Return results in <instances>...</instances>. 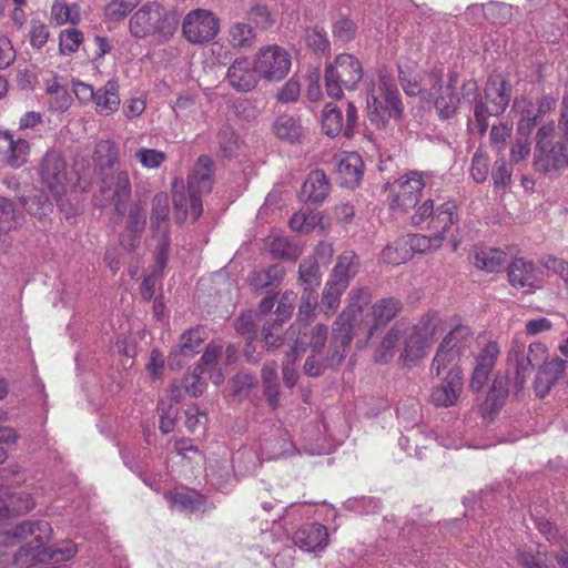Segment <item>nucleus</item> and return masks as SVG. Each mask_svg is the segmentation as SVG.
<instances>
[{"label":"nucleus","instance_id":"a18cd8bd","mask_svg":"<svg viewBox=\"0 0 568 568\" xmlns=\"http://www.w3.org/2000/svg\"><path fill=\"white\" fill-rule=\"evenodd\" d=\"M283 274L284 270L281 265H270L266 268L254 272L251 284L255 291L277 286L282 281Z\"/></svg>","mask_w":568,"mask_h":568},{"label":"nucleus","instance_id":"9b49d317","mask_svg":"<svg viewBox=\"0 0 568 568\" xmlns=\"http://www.w3.org/2000/svg\"><path fill=\"white\" fill-rule=\"evenodd\" d=\"M425 186L422 173L410 171L396 180L390 189L389 207L394 212H408L418 202Z\"/></svg>","mask_w":568,"mask_h":568},{"label":"nucleus","instance_id":"0e129e2a","mask_svg":"<svg viewBox=\"0 0 568 568\" xmlns=\"http://www.w3.org/2000/svg\"><path fill=\"white\" fill-rule=\"evenodd\" d=\"M381 258L384 263L398 265L409 260L410 255L408 253L407 245L404 246L400 243V237H398L394 243L388 244L382 251Z\"/></svg>","mask_w":568,"mask_h":568},{"label":"nucleus","instance_id":"c756f323","mask_svg":"<svg viewBox=\"0 0 568 568\" xmlns=\"http://www.w3.org/2000/svg\"><path fill=\"white\" fill-rule=\"evenodd\" d=\"M146 223V213L140 205H134L128 214V223L125 233L121 235L120 243L128 250L133 251L138 244L141 233Z\"/></svg>","mask_w":568,"mask_h":568},{"label":"nucleus","instance_id":"f03ea898","mask_svg":"<svg viewBox=\"0 0 568 568\" xmlns=\"http://www.w3.org/2000/svg\"><path fill=\"white\" fill-rule=\"evenodd\" d=\"M51 525L43 519L23 520L17 525L16 534L1 535L0 542L29 538L27 545L19 548L14 560L20 568H28L40 562H59L73 558L78 551L72 540H62L52 546H47L52 537Z\"/></svg>","mask_w":568,"mask_h":568},{"label":"nucleus","instance_id":"052dcab7","mask_svg":"<svg viewBox=\"0 0 568 568\" xmlns=\"http://www.w3.org/2000/svg\"><path fill=\"white\" fill-rule=\"evenodd\" d=\"M207 372L203 371L201 366H195L192 371L187 372L182 381L185 392L193 396H200L205 388V377Z\"/></svg>","mask_w":568,"mask_h":568},{"label":"nucleus","instance_id":"9d476101","mask_svg":"<svg viewBox=\"0 0 568 568\" xmlns=\"http://www.w3.org/2000/svg\"><path fill=\"white\" fill-rule=\"evenodd\" d=\"M443 77L444 72L442 69L435 68L429 71L427 83H430V91L426 100L434 102L435 109L442 119H452L456 114L458 105H468V102H464V98H458L455 93L457 75L450 73L445 85Z\"/></svg>","mask_w":568,"mask_h":568},{"label":"nucleus","instance_id":"de8ad7c7","mask_svg":"<svg viewBox=\"0 0 568 568\" xmlns=\"http://www.w3.org/2000/svg\"><path fill=\"white\" fill-rule=\"evenodd\" d=\"M119 150L114 142L101 140L95 144L93 161L100 169H111L118 163Z\"/></svg>","mask_w":568,"mask_h":568},{"label":"nucleus","instance_id":"6e6552de","mask_svg":"<svg viewBox=\"0 0 568 568\" xmlns=\"http://www.w3.org/2000/svg\"><path fill=\"white\" fill-rule=\"evenodd\" d=\"M363 79V67L359 60L348 53L339 54L326 67V93L333 99H341L343 90H354Z\"/></svg>","mask_w":568,"mask_h":568},{"label":"nucleus","instance_id":"c03bdc74","mask_svg":"<svg viewBox=\"0 0 568 568\" xmlns=\"http://www.w3.org/2000/svg\"><path fill=\"white\" fill-rule=\"evenodd\" d=\"M322 129L331 138L338 135L341 132L345 134L343 114L335 104L328 103L325 105L322 114Z\"/></svg>","mask_w":568,"mask_h":568},{"label":"nucleus","instance_id":"37998d69","mask_svg":"<svg viewBox=\"0 0 568 568\" xmlns=\"http://www.w3.org/2000/svg\"><path fill=\"white\" fill-rule=\"evenodd\" d=\"M274 132L282 140L295 142L302 136L303 128L293 115L282 114L274 122Z\"/></svg>","mask_w":568,"mask_h":568},{"label":"nucleus","instance_id":"393cba45","mask_svg":"<svg viewBox=\"0 0 568 568\" xmlns=\"http://www.w3.org/2000/svg\"><path fill=\"white\" fill-rule=\"evenodd\" d=\"M93 104L95 112L102 116L112 115L120 109V83L118 79L112 78L104 85L97 89Z\"/></svg>","mask_w":568,"mask_h":568},{"label":"nucleus","instance_id":"72a5a7b5","mask_svg":"<svg viewBox=\"0 0 568 568\" xmlns=\"http://www.w3.org/2000/svg\"><path fill=\"white\" fill-rule=\"evenodd\" d=\"M169 197L165 193H158L152 200L151 230L154 237L169 235Z\"/></svg>","mask_w":568,"mask_h":568},{"label":"nucleus","instance_id":"774afa93","mask_svg":"<svg viewBox=\"0 0 568 568\" xmlns=\"http://www.w3.org/2000/svg\"><path fill=\"white\" fill-rule=\"evenodd\" d=\"M547 549L545 546L538 545L535 551L523 550L518 554V561L524 568H548L546 561Z\"/></svg>","mask_w":568,"mask_h":568},{"label":"nucleus","instance_id":"7ed1b4c3","mask_svg":"<svg viewBox=\"0 0 568 568\" xmlns=\"http://www.w3.org/2000/svg\"><path fill=\"white\" fill-rule=\"evenodd\" d=\"M213 161L207 155H201L187 179V192L182 180L175 179L172 184L173 207L175 222L181 224L190 215L197 220L202 212L201 195L211 192L213 184Z\"/></svg>","mask_w":568,"mask_h":568},{"label":"nucleus","instance_id":"2f4dec72","mask_svg":"<svg viewBox=\"0 0 568 568\" xmlns=\"http://www.w3.org/2000/svg\"><path fill=\"white\" fill-rule=\"evenodd\" d=\"M329 182L325 173L321 170L312 171L301 191V196L312 203H322L329 192Z\"/></svg>","mask_w":568,"mask_h":568},{"label":"nucleus","instance_id":"4d7b16f0","mask_svg":"<svg viewBox=\"0 0 568 568\" xmlns=\"http://www.w3.org/2000/svg\"><path fill=\"white\" fill-rule=\"evenodd\" d=\"M515 10L517 11L518 8L511 4L490 1L487 3V21L493 24H506L511 20Z\"/></svg>","mask_w":568,"mask_h":568},{"label":"nucleus","instance_id":"5fc2aeb1","mask_svg":"<svg viewBox=\"0 0 568 568\" xmlns=\"http://www.w3.org/2000/svg\"><path fill=\"white\" fill-rule=\"evenodd\" d=\"M345 282L335 283L328 280L322 295V307L325 314L334 313L341 303V296L346 291Z\"/></svg>","mask_w":568,"mask_h":568},{"label":"nucleus","instance_id":"4be33fe9","mask_svg":"<svg viewBox=\"0 0 568 568\" xmlns=\"http://www.w3.org/2000/svg\"><path fill=\"white\" fill-rule=\"evenodd\" d=\"M546 347L541 343H531L526 351L523 343L514 342L508 352V364L515 367L516 378L524 382L536 366V358L531 357V353L545 352Z\"/></svg>","mask_w":568,"mask_h":568},{"label":"nucleus","instance_id":"412c9836","mask_svg":"<svg viewBox=\"0 0 568 568\" xmlns=\"http://www.w3.org/2000/svg\"><path fill=\"white\" fill-rule=\"evenodd\" d=\"M334 165L343 186L354 189L359 184L364 174V162L358 153H339L334 156Z\"/></svg>","mask_w":568,"mask_h":568},{"label":"nucleus","instance_id":"603ef678","mask_svg":"<svg viewBox=\"0 0 568 568\" xmlns=\"http://www.w3.org/2000/svg\"><path fill=\"white\" fill-rule=\"evenodd\" d=\"M51 18L57 24H77L80 22V7L75 3L69 4L62 0H57L51 7Z\"/></svg>","mask_w":568,"mask_h":568},{"label":"nucleus","instance_id":"423d86ee","mask_svg":"<svg viewBox=\"0 0 568 568\" xmlns=\"http://www.w3.org/2000/svg\"><path fill=\"white\" fill-rule=\"evenodd\" d=\"M369 122L376 128H385L390 119H398L403 113V103L396 84L385 74H379L366 99Z\"/></svg>","mask_w":568,"mask_h":568},{"label":"nucleus","instance_id":"c85d7f7f","mask_svg":"<svg viewBox=\"0 0 568 568\" xmlns=\"http://www.w3.org/2000/svg\"><path fill=\"white\" fill-rule=\"evenodd\" d=\"M566 365L567 362L560 358L544 362L535 382V389L539 397H544L548 394L550 388L564 374Z\"/></svg>","mask_w":568,"mask_h":568},{"label":"nucleus","instance_id":"a211bd4d","mask_svg":"<svg viewBox=\"0 0 568 568\" xmlns=\"http://www.w3.org/2000/svg\"><path fill=\"white\" fill-rule=\"evenodd\" d=\"M260 73L256 62L247 58L233 61L226 72L229 84L239 92L252 91L258 83Z\"/></svg>","mask_w":568,"mask_h":568},{"label":"nucleus","instance_id":"2eb2a0df","mask_svg":"<svg viewBox=\"0 0 568 568\" xmlns=\"http://www.w3.org/2000/svg\"><path fill=\"white\" fill-rule=\"evenodd\" d=\"M296 300L297 295L294 292H285L276 307L275 320L263 325L264 341L270 348L283 345L282 324L291 318Z\"/></svg>","mask_w":568,"mask_h":568},{"label":"nucleus","instance_id":"4468645a","mask_svg":"<svg viewBox=\"0 0 568 568\" xmlns=\"http://www.w3.org/2000/svg\"><path fill=\"white\" fill-rule=\"evenodd\" d=\"M260 77L267 81L282 80L291 69V57L278 45L261 49L255 58Z\"/></svg>","mask_w":568,"mask_h":568},{"label":"nucleus","instance_id":"bb28decb","mask_svg":"<svg viewBox=\"0 0 568 568\" xmlns=\"http://www.w3.org/2000/svg\"><path fill=\"white\" fill-rule=\"evenodd\" d=\"M398 71L404 92L410 97L420 95L426 100L430 91V83H427L429 72L423 75L418 68L409 65H399Z\"/></svg>","mask_w":568,"mask_h":568},{"label":"nucleus","instance_id":"ea45409f","mask_svg":"<svg viewBox=\"0 0 568 568\" xmlns=\"http://www.w3.org/2000/svg\"><path fill=\"white\" fill-rule=\"evenodd\" d=\"M430 343L428 341H424L420 335L410 329L404 342V352L402 354L404 364L407 366L414 365L426 355Z\"/></svg>","mask_w":568,"mask_h":568},{"label":"nucleus","instance_id":"09e8293b","mask_svg":"<svg viewBox=\"0 0 568 568\" xmlns=\"http://www.w3.org/2000/svg\"><path fill=\"white\" fill-rule=\"evenodd\" d=\"M217 138L222 156L231 159L241 154L243 144L230 125H223Z\"/></svg>","mask_w":568,"mask_h":568},{"label":"nucleus","instance_id":"49530a36","mask_svg":"<svg viewBox=\"0 0 568 568\" xmlns=\"http://www.w3.org/2000/svg\"><path fill=\"white\" fill-rule=\"evenodd\" d=\"M114 191L113 201L115 203V211L119 214L125 212V204L131 197V181L126 171H118L114 176Z\"/></svg>","mask_w":568,"mask_h":568},{"label":"nucleus","instance_id":"f257e3e1","mask_svg":"<svg viewBox=\"0 0 568 568\" xmlns=\"http://www.w3.org/2000/svg\"><path fill=\"white\" fill-rule=\"evenodd\" d=\"M372 302L368 288H354L349 293V303L341 313L333 326V337L326 365L337 367L346 357L347 348L362 325L367 331V338L382 326L390 322L400 311L402 302L395 297L376 301L363 322V311Z\"/></svg>","mask_w":568,"mask_h":568},{"label":"nucleus","instance_id":"473e14b6","mask_svg":"<svg viewBox=\"0 0 568 568\" xmlns=\"http://www.w3.org/2000/svg\"><path fill=\"white\" fill-rule=\"evenodd\" d=\"M458 222L457 204L455 201H443L439 203V211L436 217H432L429 231L435 236L440 235L442 242L449 234L452 227Z\"/></svg>","mask_w":568,"mask_h":568},{"label":"nucleus","instance_id":"a878e982","mask_svg":"<svg viewBox=\"0 0 568 568\" xmlns=\"http://www.w3.org/2000/svg\"><path fill=\"white\" fill-rule=\"evenodd\" d=\"M396 413L400 425L407 433H418L425 438H430L434 435L429 426L420 422V407L416 400L413 399L409 404H398Z\"/></svg>","mask_w":568,"mask_h":568},{"label":"nucleus","instance_id":"8fccbe9b","mask_svg":"<svg viewBox=\"0 0 568 568\" xmlns=\"http://www.w3.org/2000/svg\"><path fill=\"white\" fill-rule=\"evenodd\" d=\"M270 252L275 256L288 261H295L302 253L301 247L285 236H274L267 244Z\"/></svg>","mask_w":568,"mask_h":568},{"label":"nucleus","instance_id":"864d4df0","mask_svg":"<svg viewBox=\"0 0 568 568\" xmlns=\"http://www.w3.org/2000/svg\"><path fill=\"white\" fill-rule=\"evenodd\" d=\"M306 342L298 337L295 339L294 345H291L290 351L286 353L285 359L283 362V381L287 387H293L297 382V373L294 367L295 361L301 356L300 347L303 349Z\"/></svg>","mask_w":568,"mask_h":568},{"label":"nucleus","instance_id":"79ce46f5","mask_svg":"<svg viewBox=\"0 0 568 568\" xmlns=\"http://www.w3.org/2000/svg\"><path fill=\"white\" fill-rule=\"evenodd\" d=\"M280 436L276 440L267 439L263 446L267 459H277L281 457L293 456L297 453V448L291 440L286 430H278Z\"/></svg>","mask_w":568,"mask_h":568},{"label":"nucleus","instance_id":"39448f33","mask_svg":"<svg viewBox=\"0 0 568 568\" xmlns=\"http://www.w3.org/2000/svg\"><path fill=\"white\" fill-rule=\"evenodd\" d=\"M475 342L469 326L463 324L454 326L437 347L430 365L432 374L439 377L446 369H463L462 366L470 362Z\"/></svg>","mask_w":568,"mask_h":568},{"label":"nucleus","instance_id":"e2e57ef3","mask_svg":"<svg viewBox=\"0 0 568 568\" xmlns=\"http://www.w3.org/2000/svg\"><path fill=\"white\" fill-rule=\"evenodd\" d=\"M317 261L313 258H305L301 262L298 267V274L301 282L308 287V290H314V287L320 284V268Z\"/></svg>","mask_w":568,"mask_h":568},{"label":"nucleus","instance_id":"b1692460","mask_svg":"<svg viewBox=\"0 0 568 568\" xmlns=\"http://www.w3.org/2000/svg\"><path fill=\"white\" fill-rule=\"evenodd\" d=\"M327 528L318 523L302 525L293 536V542L305 552H315L327 546Z\"/></svg>","mask_w":568,"mask_h":568},{"label":"nucleus","instance_id":"e433bc0d","mask_svg":"<svg viewBox=\"0 0 568 568\" xmlns=\"http://www.w3.org/2000/svg\"><path fill=\"white\" fill-rule=\"evenodd\" d=\"M171 508L180 511L199 513L204 509L205 499L194 491H176L165 494Z\"/></svg>","mask_w":568,"mask_h":568},{"label":"nucleus","instance_id":"4c0bfd02","mask_svg":"<svg viewBox=\"0 0 568 568\" xmlns=\"http://www.w3.org/2000/svg\"><path fill=\"white\" fill-rule=\"evenodd\" d=\"M400 243L405 246L407 245V250L409 255L412 256L415 253H428L430 251L437 250L442 246V236L434 234L432 236H427L424 234H407L400 236Z\"/></svg>","mask_w":568,"mask_h":568},{"label":"nucleus","instance_id":"1a4fd4ad","mask_svg":"<svg viewBox=\"0 0 568 568\" xmlns=\"http://www.w3.org/2000/svg\"><path fill=\"white\" fill-rule=\"evenodd\" d=\"M555 124L541 125L536 134V148L534 153L535 166L540 172H549L565 168L568 164L567 143L554 141Z\"/></svg>","mask_w":568,"mask_h":568},{"label":"nucleus","instance_id":"dca6fc26","mask_svg":"<svg viewBox=\"0 0 568 568\" xmlns=\"http://www.w3.org/2000/svg\"><path fill=\"white\" fill-rule=\"evenodd\" d=\"M445 377L440 385L433 388L430 394L432 403L439 407L455 405L464 387L463 369H446Z\"/></svg>","mask_w":568,"mask_h":568},{"label":"nucleus","instance_id":"a19ab883","mask_svg":"<svg viewBox=\"0 0 568 568\" xmlns=\"http://www.w3.org/2000/svg\"><path fill=\"white\" fill-rule=\"evenodd\" d=\"M205 339V333L201 327H193L184 332L181 336L179 348L171 353L170 362L179 354L183 356H193L199 354Z\"/></svg>","mask_w":568,"mask_h":568},{"label":"nucleus","instance_id":"f3484780","mask_svg":"<svg viewBox=\"0 0 568 568\" xmlns=\"http://www.w3.org/2000/svg\"><path fill=\"white\" fill-rule=\"evenodd\" d=\"M30 144L26 139L14 138L9 131H0V165L13 169L27 163Z\"/></svg>","mask_w":568,"mask_h":568},{"label":"nucleus","instance_id":"cd10ccee","mask_svg":"<svg viewBox=\"0 0 568 568\" xmlns=\"http://www.w3.org/2000/svg\"><path fill=\"white\" fill-rule=\"evenodd\" d=\"M471 261L478 270L494 273L506 266L508 256L500 248L480 246L474 248Z\"/></svg>","mask_w":568,"mask_h":568},{"label":"nucleus","instance_id":"f704fd0d","mask_svg":"<svg viewBox=\"0 0 568 568\" xmlns=\"http://www.w3.org/2000/svg\"><path fill=\"white\" fill-rule=\"evenodd\" d=\"M513 110L520 116L517 124L518 133L527 136L540 119L535 103L525 97L516 98L513 103Z\"/></svg>","mask_w":568,"mask_h":568},{"label":"nucleus","instance_id":"bf43d9fd","mask_svg":"<svg viewBox=\"0 0 568 568\" xmlns=\"http://www.w3.org/2000/svg\"><path fill=\"white\" fill-rule=\"evenodd\" d=\"M400 337L399 329L394 326L384 336L379 347L375 351V361L378 363H387L394 355L395 346Z\"/></svg>","mask_w":568,"mask_h":568},{"label":"nucleus","instance_id":"13d9d810","mask_svg":"<svg viewBox=\"0 0 568 568\" xmlns=\"http://www.w3.org/2000/svg\"><path fill=\"white\" fill-rule=\"evenodd\" d=\"M23 205L29 214L38 219L47 216L52 212L53 209L52 201L47 194L42 192L26 199Z\"/></svg>","mask_w":568,"mask_h":568},{"label":"nucleus","instance_id":"20e7f679","mask_svg":"<svg viewBox=\"0 0 568 568\" xmlns=\"http://www.w3.org/2000/svg\"><path fill=\"white\" fill-rule=\"evenodd\" d=\"M510 87L501 74H490L485 85V100L479 98V88L476 81L468 80L463 84L464 102L474 108V116L479 133L488 129V118L498 116L508 106L510 101Z\"/></svg>","mask_w":568,"mask_h":568},{"label":"nucleus","instance_id":"6e6d98bb","mask_svg":"<svg viewBox=\"0 0 568 568\" xmlns=\"http://www.w3.org/2000/svg\"><path fill=\"white\" fill-rule=\"evenodd\" d=\"M440 325V318L436 312H429L422 316L419 322L412 327V331L420 335L424 341H428L430 344L437 334Z\"/></svg>","mask_w":568,"mask_h":568},{"label":"nucleus","instance_id":"338daca9","mask_svg":"<svg viewBox=\"0 0 568 568\" xmlns=\"http://www.w3.org/2000/svg\"><path fill=\"white\" fill-rule=\"evenodd\" d=\"M439 203L440 202L432 199L426 200L413 214L410 219L412 224L414 226H420L423 223L427 222V229L429 230L432 217H436L437 212L439 211Z\"/></svg>","mask_w":568,"mask_h":568},{"label":"nucleus","instance_id":"5701e85b","mask_svg":"<svg viewBox=\"0 0 568 568\" xmlns=\"http://www.w3.org/2000/svg\"><path fill=\"white\" fill-rule=\"evenodd\" d=\"M500 354V347L497 342H488L475 357V367L470 379V388L478 392L487 382L497 358Z\"/></svg>","mask_w":568,"mask_h":568},{"label":"nucleus","instance_id":"69168bd1","mask_svg":"<svg viewBox=\"0 0 568 568\" xmlns=\"http://www.w3.org/2000/svg\"><path fill=\"white\" fill-rule=\"evenodd\" d=\"M134 159L145 169H158L165 161L166 155L160 150L139 148L134 152Z\"/></svg>","mask_w":568,"mask_h":568},{"label":"nucleus","instance_id":"c9c22d12","mask_svg":"<svg viewBox=\"0 0 568 568\" xmlns=\"http://www.w3.org/2000/svg\"><path fill=\"white\" fill-rule=\"evenodd\" d=\"M358 271V257L353 251L343 252L334 266L329 280L335 283L345 282L348 287L351 278H353Z\"/></svg>","mask_w":568,"mask_h":568},{"label":"nucleus","instance_id":"58836bf2","mask_svg":"<svg viewBox=\"0 0 568 568\" xmlns=\"http://www.w3.org/2000/svg\"><path fill=\"white\" fill-rule=\"evenodd\" d=\"M120 455L124 465L139 478H141L143 483L149 485L148 479L145 477L146 449L136 446H128L124 448H120Z\"/></svg>","mask_w":568,"mask_h":568},{"label":"nucleus","instance_id":"ddd939ff","mask_svg":"<svg viewBox=\"0 0 568 568\" xmlns=\"http://www.w3.org/2000/svg\"><path fill=\"white\" fill-rule=\"evenodd\" d=\"M219 29L217 18L203 9L187 13L182 26L185 39L191 43H203L214 39Z\"/></svg>","mask_w":568,"mask_h":568},{"label":"nucleus","instance_id":"680f3d73","mask_svg":"<svg viewBox=\"0 0 568 568\" xmlns=\"http://www.w3.org/2000/svg\"><path fill=\"white\" fill-rule=\"evenodd\" d=\"M206 476L211 484L221 491H226L234 483V476L231 474L229 465L215 468L214 465L210 464L206 467Z\"/></svg>","mask_w":568,"mask_h":568},{"label":"nucleus","instance_id":"0eeeda50","mask_svg":"<svg viewBox=\"0 0 568 568\" xmlns=\"http://www.w3.org/2000/svg\"><path fill=\"white\" fill-rule=\"evenodd\" d=\"M178 26L179 16L164 10L158 2L144 4L130 19V31L135 38L158 36L161 40H168Z\"/></svg>","mask_w":568,"mask_h":568},{"label":"nucleus","instance_id":"3c124183","mask_svg":"<svg viewBox=\"0 0 568 568\" xmlns=\"http://www.w3.org/2000/svg\"><path fill=\"white\" fill-rule=\"evenodd\" d=\"M321 220L320 212L303 207L290 219V226L293 231L308 233L320 224Z\"/></svg>","mask_w":568,"mask_h":568},{"label":"nucleus","instance_id":"7c9ffc66","mask_svg":"<svg viewBox=\"0 0 568 568\" xmlns=\"http://www.w3.org/2000/svg\"><path fill=\"white\" fill-rule=\"evenodd\" d=\"M262 546L265 547L267 557H274V565L280 559V550L287 542V532L284 530L282 521L273 519L271 527L262 529L260 534Z\"/></svg>","mask_w":568,"mask_h":568},{"label":"nucleus","instance_id":"aec40b11","mask_svg":"<svg viewBox=\"0 0 568 568\" xmlns=\"http://www.w3.org/2000/svg\"><path fill=\"white\" fill-rule=\"evenodd\" d=\"M508 281L515 288L531 291L540 286L541 272L532 261L515 258L508 265Z\"/></svg>","mask_w":568,"mask_h":568},{"label":"nucleus","instance_id":"6ab92c4d","mask_svg":"<svg viewBox=\"0 0 568 568\" xmlns=\"http://www.w3.org/2000/svg\"><path fill=\"white\" fill-rule=\"evenodd\" d=\"M327 334V326L323 324H318L312 328H308L304 324H293L285 333L283 344L287 343L290 346L294 345L295 339L301 337L306 342V344L304 345L303 349L300 347V355L306 351V347H311L312 353L318 354L325 345Z\"/></svg>","mask_w":568,"mask_h":568},{"label":"nucleus","instance_id":"f8f14e48","mask_svg":"<svg viewBox=\"0 0 568 568\" xmlns=\"http://www.w3.org/2000/svg\"><path fill=\"white\" fill-rule=\"evenodd\" d=\"M40 178L52 199L60 204L65 191L68 173L67 163L59 152L51 150L44 154L40 164Z\"/></svg>","mask_w":568,"mask_h":568}]
</instances>
